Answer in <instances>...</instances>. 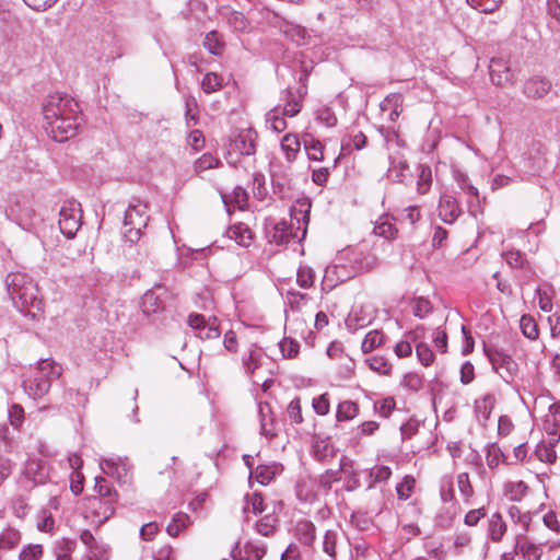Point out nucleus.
<instances>
[{
	"label": "nucleus",
	"instance_id": "obj_32",
	"mask_svg": "<svg viewBox=\"0 0 560 560\" xmlns=\"http://www.w3.org/2000/svg\"><path fill=\"white\" fill-rule=\"evenodd\" d=\"M294 229L290 226V223L280 222L276 224L275 231L272 234V241L276 244H284L288 243L291 238H295L293 236Z\"/></svg>",
	"mask_w": 560,
	"mask_h": 560
},
{
	"label": "nucleus",
	"instance_id": "obj_16",
	"mask_svg": "<svg viewBox=\"0 0 560 560\" xmlns=\"http://www.w3.org/2000/svg\"><path fill=\"white\" fill-rule=\"evenodd\" d=\"M295 538L304 546H313L316 538L315 525L306 520L299 521L294 527Z\"/></svg>",
	"mask_w": 560,
	"mask_h": 560
},
{
	"label": "nucleus",
	"instance_id": "obj_21",
	"mask_svg": "<svg viewBox=\"0 0 560 560\" xmlns=\"http://www.w3.org/2000/svg\"><path fill=\"white\" fill-rule=\"evenodd\" d=\"M247 201L248 194L242 187H235L231 196H223V202L225 203L229 213H231L235 208L244 210L247 206Z\"/></svg>",
	"mask_w": 560,
	"mask_h": 560
},
{
	"label": "nucleus",
	"instance_id": "obj_55",
	"mask_svg": "<svg viewBox=\"0 0 560 560\" xmlns=\"http://www.w3.org/2000/svg\"><path fill=\"white\" fill-rule=\"evenodd\" d=\"M396 408V401L393 397H386L375 404V409L380 416L388 418Z\"/></svg>",
	"mask_w": 560,
	"mask_h": 560
},
{
	"label": "nucleus",
	"instance_id": "obj_53",
	"mask_svg": "<svg viewBox=\"0 0 560 560\" xmlns=\"http://www.w3.org/2000/svg\"><path fill=\"white\" fill-rule=\"evenodd\" d=\"M457 487L465 499H469L474 494V487L470 482L468 472H460L457 476Z\"/></svg>",
	"mask_w": 560,
	"mask_h": 560
},
{
	"label": "nucleus",
	"instance_id": "obj_38",
	"mask_svg": "<svg viewBox=\"0 0 560 560\" xmlns=\"http://www.w3.org/2000/svg\"><path fill=\"white\" fill-rule=\"evenodd\" d=\"M247 560H261L267 553V546L262 542L248 541L244 545Z\"/></svg>",
	"mask_w": 560,
	"mask_h": 560
},
{
	"label": "nucleus",
	"instance_id": "obj_46",
	"mask_svg": "<svg viewBox=\"0 0 560 560\" xmlns=\"http://www.w3.org/2000/svg\"><path fill=\"white\" fill-rule=\"evenodd\" d=\"M314 272L307 266H300L296 273V282L301 288L307 289L314 283Z\"/></svg>",
	"mask_w": 560,
	"mask_h": 560
},
{
	"label": "nucleus",
	"instance_id": "obj_37",
	"mask_svg": "<svg viewBox=\"0 0 560 560\" xmlns=\"http://www.w3.org/2000/svg\"><path fill=\"white\" fill-rule=\"evenodd\" d=\"M466 3L481 13H493L502 3V0H466Z\"/></svg>",
	"mask_w": 560,
	"mask_h": 560
},
{
	"label": "nucleus",
	"instance_id": "obj_28",
	"mask_svg": "<svg viewBox=\"0 0 560 560\" xmlns=\"http://www.w3.org/2000/svg\"><path fill=\"white\" fill-rule=\"evenodd\" d=\"M277 472V468L273 465H258L252 472L250 479H255L262 486L271 482Z\"/></svg>",
	"mask_w": 560,
	"mask_h": 560
},
{
	"label": "nucleus",
	"instance_id": "obj_5",
	"mask_svg": "<svg viewBox=\"0 0 560 560\" xmlns=\"http://www.w3.org/2000/svg\"><path fill=\"white\" fill-rule=\"evenodd\" d=\"M311 201L308 198H300L291 207L290 226L294 229V237L302 240L307 232L310 222Z\"/></svg>",
	"mask_w": 560,
	"mask_h": 560
},
{
	"label": "nucleus",
	"instance_id": "obj_4",
	"mask_svg": "<svg viewBox=\"0 0 560 560\" xmlns=\"http://www.w3.org/2000/svg\"><path fill=\"white\" fill-rule=\"evenodd\" d=\"M116 503L104 500L102 497H86L83 499L84 517L97 524H103L113 516Z\"/></svg>",
	"mask_w": 560,
	"mask_h": 560
},
{
	"label": "nucleus",
	"instance_id": "obj_48",
	"mask_svg": "<svg viewBox=\"0 0 560 560\" xmlns=\"http://www.w3.org/2000/svg\"><path fill=\"white\" fill-rule=\"evenodd\" d=\"M228 23L237 32H245L248 27L246 16L238 11H231L228 16Z\"/></svg>",
	"mask_w": 560,
	"mask_h": 560
},
{
	"label": "nucleus",
	"instance_id": "obj_23",
	"mask_svg": "<svg viewBox=\"0 0 560 560\" xmlns=\"http://www.w3.org/2000/svg\"><path fill=\"white\" fill-rule=\"evenodd\" d=\"M280 145L288 162L292 163L301 150V141L299 137L294 133H287L282 138Z\"/></svg>",
	"mask_w": 560,
	"mask_h": 560
},
{
	"label": "nucleus",
	"instance_id": "obj_35",
	"mask_svg": "<svg viewBox=\"0 0 560 560\" xmlns=\"http://www.w3.org/2000/svg\"><path fill=\"white\" fill-rule=\"evenodd\" d=\"M246 515H257L264 512V498L260 493H253L246 497V502L243 508Z\"/></svg>",
	"mask_w": 560,
	"mask_h": 560
},
{
	"label": "nucleus",
	"instance_id": "obj_27",
	"mask_svg": "<svg viewBox=\"0 0 560 560\" xmlns=\"http://www.w3.org/2000/svg\"><path fill=\"white\" fill-rule=\"evenodd\" d=\"M37 373L40 375L50 376V382L55 378H59L62 375L63 369L61 364L54 360H40L37 364Z\"/></svg>",
	"mask_w": 560,
	"mask_h": 560
},
{
	"label": "nucleus",
	"instance_id": "obj_3",
	"mask_svg": "<svg viewBox=\"0 0 560 560\" xmlns=\"http://www.w3.org/2000/svg\"><path fill=\"white\" fill-rule=\"evenodd\" d=\"M9 285L13 299H18L22 307L32 306L36 310H42L43 302L37 298L38 288L32 280L25 276L16 273L10 276Z\"/></svg>",
	"mask_w": 560,
	"mask_h": 560
},
{
	"label": "nucleus",
	"instance_id": "obj_39",
	"mask_svg": "<svg viewBox=\"0 0 560 560\" xmlns=\"http://www.w3.org/2000/svg\"><path fill=\"white\" fill-rule=\"evenodd\" d=\"M374 234L386 240H394L398 234V229L388 221H380L375 224Z\"/></svg>",
	"mask_w": 560,
	"mask_h": 560
},
{
	"label": "nucleus",
	"instance_id": "obj_31",
	"mask_svg": "<svg viewBox=\"0 0 560 560\" xmlns=\"http://www.w3.org/2000/svg\"><path fill=\"white\" fill-rule=\"evenodd\" d=\"M520 328L522 334L530 340H536L539 337L538 324L535 318L528 314L521 317Z\"/></svg>",
	"mask_w": 560,
	"mask_h": 560
},
{
	"label": "nucleus",
	"instance_id": "obj_11",
	"mask_svg": "<svg viewBox=\"0 0 560 560\" xmlns=\"http://www.w3.org/2000/svg\"><path fill=\"white\" fill-rule=\"evenodd\" d=\"M542 427L545 432L551 438V443L560 441V401L549 405L548 412L544 416Z\"/></svg>",
	"mask_w": 560,
	"mask_h": 560
},
{
	"label": "nucleus",
	"instance_id": "obj_44",
	"mask_svg": "<svg viewBox=\"0 0 560 560\" xmlns=\"http://www.w3.org/2000/svg\"><path fill=\"white\" fill-rule=\"evenodd\" d=\"M416 486V479L412 476H406L401 482L397 485V495L400 500H407L411 497Z\"/></svg>",
	"mask_w": 560,
	"mask_h": 560
},
{
	"label": "nucleus",
	"instance_id": "obj_61",
	"mask_svg": "<svg viewBox=\"0 0 560 560\" xmlns=\"http://www.w3.org/2000/svg\"><path fill=\"white\" fill-rule=\"evenodd\" d=\"M257 532L264 536H270L276 528V520L271 516H266L256 524Z\"/></svg>",
	"mask_w": 560,
	"mask_h": 560
},
{
	"label": "nucleus",
	"instance_id": "obj_58",
	"mask_svg": "<svg viewBox=\"0 0 560 560\" xmlns=\"http://www.w3.org/2000/svg\"><path fill=\"white\" fill-rule=\"evenodd\" d=\"M70 490L73 494L79 495L84 489V475L81 470L71 471L70 474Z\"/></svg>",
	"mask_w": 560,
	"mask_h": 560
},
{
	"label": "nucleus",
	"instance_id": "obj_54",
	"mask_svg": "<svg viewBox=\"0 0 560 560\" xmlns=\"http://www.w3.org/2000/svg\"><path fill=\"white\" fill-rule=\"evenodd\" d=\"M43 557L42 545H28L24 547L19 556L20 560H40Z\"/></svg>",
	"mask_w": 560,
	"mask_h": 560
},
{
	"label": "nucleus",
	"instance_id": "obj_15",
	"mask_svg": "<svg viewBox=\"0 0 560 560\" xmlns=\"http://www.w3.org/2000/svg\"><path fill=\"white\" fill-rule=\"evenodd\" d=\"M515 553H520L524 560H540L542 548L527 538L518 537L515 544Z\"/></svg>",
	"mask_w": 560,
	"mask_h": 560
},
{
	"label": "nucleus",
	"instance_id": "obj_9",
	"mask_svg": "<svg viewBox=\"0 0 560 560\" xmlns=\"http://www.w3.org/2000/svg\"><path fill=\"white\" fill-rule=\"evenodd\" d=\"M23 386L28 396L42 398L50 388V376L40 375L37 373V368L31 371L30 375L24 380Z\"/></svg>",
	"mask_w": 560,
	"mask_h": 560
},
{
	"label": "nucleus",
	"instance_id": "obj_25",
	"mask_svg": "<svg viewBox=\"0 0 560 560\" xmlns=\"http://www.w3.org/2000/svg\"><path fill=\"white\" fill-rule=\"evenodd\" d=\"M21 542V533L13 528L7 527L0 533V550H12Z\"/></svg>",
	"mask_w": 560,
	"mask_h": 560
},
{
	"label": "nucleus",
	"instance_id": "obj_52",
	"mask_svg": "<svg viewBox=\"0 0 560 560\" xmlns=\"http://www.w3.org/2000/svg\"><path fill=\"white\" fill-rule=\"evenodd\" d=\"M336 545H337V533L334 530H327L324 536L323 550L332 560L336 559Z\"/></svg>",
	"mask_w": 560,
	"mask_h": 560
},
{
	"label": "nucleus",
	"instance_id": "obj_57",
	"mask_svg": "<svg viewBox=\"0 0 560 560\" xmlns=\"http://www.w3.org/2000/svg\"><path fill=\"white\" fill-rule=\"evenodd\" d=\"M201 86L206 93L214 92L221 86V79L213 72L207 73L202 79Z\"/></svg>",
	"mask_w": 560,
	"mask_h": 560
},
{
	"label": "nucleus",
	"instance_id": "obj_62",
	"mask_svg": "<svg viewBox=\"0 0 560 560\" xmlns=\"http://www.w3.org/2000/svg\"><path fill=\"white\" fill-rule=\"evenodd\" d=\"M509 515L514 522L522 524L524 529L528 528L530 523V516L528 513H523L517 506H511L509 509Z\"/></svg>",
	"mask_w": 560,
	"mask_h": 560
},
{
	"label": "nucleus",
	"instance_id": "obj_2",
	"mask_svg": "<svg viewBox=\"0 0 560 560\" xmlns=\"http://www.w3.org/2000/svg\"><path fill=\"white\" fill-rule=\"evenodd\" d=\"M149 221L148 207L138 202L129 205L124 217V235L131 242L136 243L142 235V230L147 228Z\"/></svg>",
	"mask_w": 560,
	"mask_h": 560
},
{
	"label": "nucleus",
	"instance_id": "obj_19",
	"mask_svg": "<svg viewBox=\"0 0 560 560\" xmlns=\"http://www.w3.org/2000/svg\"><path fill=\"white\" fill-rule=\"evenodd\" d=\"M360 415V406L358 402L347 399L338 404L336 410V421L346 422L355 419Z\"/></svg>",
	"mask_w": 560,
	"mask_h": 560
},
{
	"label": "nucleus",
	"instance_id": "obj_14",
	"mask_svg": "<svg viewBox=\"0 0 560 560\" xmlns=\"http://www.w3.org/2000/svg\"><path fill=\"white\" fill-rule=\"evenodd\" d=\"M226 235L229 238L235 241L238 245L248 247L254 241V232L248 226V224L243 222H237L232 224L228 231Z\"/></svg>",
	"mask_w": 560,
	"mask_h": 560
},
{
	"label": "nucleus",
	"instance_id": "obj_8",
	"mask_svg": "<svg viewBox=\"0 0 560 560\" xmlns=\"http://www.w3.org/2000/svg\"><path fill=\"white\" fill-rule=\"evenodd\" d=\"M489 73L491 82L498 86L512 83L514 80V72L511 69L509 61L502 57H493L490 60Z\"/></svg>",
	"mask_w": 560,
	"mask_h": 560
},
{
	"label": "nucleus",
	"instance_id": "obj_6",
	"mask_svg": "<svg viewBox=\"0 0 560 560\" xmlns=\"http://www.w3.org/2000/svg\"><path fill=\"white\" fill-rule=\"evenodd\" d=\"M257 132L252 128L240 130L231 138L229 152L241 155H250L256 151Z\"/></svg>",
	"mask_w": 560,
	"mask_h": 560
},
{
	"label": "nucleus",
	"instance_id": "obj_10",
	"mask_svg": "<svg viewBox=\"0 0 560 560\" xmlns=\"http://www.w3.org/2000/svg\"><path fill=\"white\" fill-rule=\"evenodd\" d=\"M551 81L541 75H533L525 81L523 92L532 100H541L551 92Z\"/></svg>",
	"mask_w": 560,
	"mask_h": 560
},
{
	"label": "nucleus",
	"instance_id": "obj_60",
	"mask_svg": "<svg viewBox=\"0 0 560 560\" xmlns=\"http://www.w3.org/2000/svg\"><path fill=\"white\" fill-rule=\"evenodd\" d=\"M262 359V351L258 348L250 350L248 359L245 361V366L249 373H254L260 365Z\"/></svg>",
	"mask_w": 560,
	"mask_h": 560
},
{
	"label": "nucleus",
	"instance_id": "obj_64",
	"mask_svg": "<svg viewBox=\"0 0 560 560\" xmlns=\"http://www.w3.org/2000/svg\"><path fill=\"white\" fill-rule=\"evenodd\" d=\"M187 324L190 328H192L194 330H198L200 332L201 329H206L208 318H206L201 314L191 313L188 315Z\"/></svg>",
	"mask_w": 560,
	"mask_h": 560
},
{
	"label": "nucleus",
	"instance_id": "obj_13",
	"mask_svg": "<svg viewBox=\"0 0 560 560\" xmlns=\"http://www.w3.org/2000/svg\"><path fill=\"white\" fill-rule=\"evenodd\" d=\"M529 485L523 479H511L504 482L502 493L512 502L522 501L529 493Z\"/></svg>",
	"mask_w": 560,
	"mask_h": 560
},
{
	"label": "nucleus",
	"instance_id": "obj_59",
	"mask_svg": "<svg viewBox=\"0 0 560 560\" xmlns=\"http://www.w3.org/2000/svg\"><path fill=\"white\" fill-rule=\"evenodd\" d=\"M402 384L405 387L411 389V390H419L423 386V378L421 375H419L416 372L407 373L404 376Z\"/></svg>",
	"mask_w": 560,
	"mask_h": 560
},
{
	"label": "nucleus",
	"instance_id": "obj_26",
	"mask_svg": "<svg viewBox=\"0 0 560 560\" xmlns=\"http://www.w3.org/2000/svg\"><path fill=\"white\" fill-rule=\"evenodd\" d=\"M190 525V517L188 514L178 512L176 513L171 523L166 527V532L172 537H177L184 529Z\"/></svg>",
	"mask_w": 560,
	"mask_h": 560
},
{
	"label": "nucleus",
	"instance_id": "obj_45",
	"mask_svg": "<svg viewBox=\"0 0 560 560\" xmlns=\"http://www.w3.org/2000/svg\"><path fill=\"white\" fill-rule=\"evenodd\" d=\"M411 305H412L413 315L419 318H423V317L428 316L432 311L430 301L424 298L415 299L411 302Z\"/></svg>",
	"mask_w": 560,
	"mask_h": 560
},
{
	"label": "nucleus",
	"instance_id": "obj_40",
	"mask_svg": "<svg viewBox=\"0 0 560 560\" xmlns=\"http://www.w3.org/2000/svg\"><path fill=\"white\" fill-rule=\"evenodd\" d=\"M504 453L498 445L493 444L488 447L486 463L490 469L498 468L499 465L504 462Z\"/></svg>",
	"mask_w": 560,
	"mask_h": 560
},
{
	"label": "nucleus",
	"instance_id": "obj_33",
	"mask_svg": "<svg viewBox=\"0 0 560 560\" xmlns=\"http://www.w3.org/2000/svg\"><path fill=\"white\" fill-rule=\"evenodd\" d=\"M406 339L405 340H400L396 343V346L394 347V353L398 357V358H408L411 355L412 353V346H411V342H415L416 341V338H417V331H410L408 334H406Z\"/></svg>",
	"mask_w": 560,
	"mask_h": 560
},
{
	"label": "nucleus",
	"instance_id": "obj_17",
	"mask_svg": "<svg viewBox=\"0 0 560 560\" xmlns=\"http://www.w3.org/2000/svg\"><path fill=\"white\" fill-rule=\"evenodd\" d=\"M508 530L506 522L500 513L492 514L488 520V536L493 542L502 541Z\"/></svg>",
	"mask_w": 560,
	"mask_h": 560
},
{
	"label": "nucleus",
	"instance_id": "obj_12",
	"mask_svg": "<svg viewBox=\"0 0 560 560\" xmlns=\"http://www.w3.org/2000/svg\"><path fill=\"white\" fill-rule=\"evenodd\" d=\"M438 212L443 222L452 224L462 214V209L455 197L450 194H443L440 197Z\"/></svg>",
	"mask_w": 560,
	"mask_h": 560
},
{
	"label": "nucleus",
	"instance_id": "obj_29",
	"mask_svg": "<svg viewBox=\"0 0 560 560\" xmlns=\"http://www.w3.org/2000/svg\"><path fill=\"white\" fill-rule=\"evenodd\" d=\"M385 341V336L381 330L369 331L361 343V349L364 353H370L376 348L381 347Z\"/></svg>",
	"mask_w": 560,
	"mask_h": 560
},
{
	"label": "nucleus",
	"instance_id": "obj_20",
	"mask_svg": "<svg viewBox=\"0 0 560 560\" xmlns=\"http://www.w3.org/2000/svg\"><path fill=\"white\" fill-rule=\"evenodd\" d=\"M304 150L311 161L322 162L324 160L325 145L312 135L303 137Z\"/></svg>",
	"mask_w": 560,
	"mask_h": 560
},
{
	"label": "nucleus",
	"instance_id": "obj_47",
	"mask_svg": "<svg viewBox=\"0 0 560 560\" xmlns=\"http://www.w3.org/2000/svg\"><path fill=\"white\" fill-rule=\"evenodd\" d=\"M201 339H215L220 336L219 320L215 316L208 317L206 329L198 334Z\"/></svg>",
	"mask_w": 560,
	"mask_h": 560
},
{
	"label": "nucleus",
	"instance_id": "obj_42",
	"mask_svg": "<svg viewBox=\"0 0 560 560\" xmlns=\"http://www.w3.org/2000/svg\"><path fill=\"white\" fill-rule=\"evenodd\" d=\"M529 431H530V427L526 425L524 429V433L515 441L518 444L513 450V456H514L515 460L518 463L523 462L527 456L526 444H527V435H528Z\"/></svg>",
	"mask_w": 560,
	"mask_h": 560
},
{
	"label": "nucleus",
	"instance_id": "obj_18",
	"mask_svg": "<svg viewBox=\"0 0 560 560\" xmlns=\"http://www.w3.org/2000/svg\"><path fill=\"white\" fill-rule=\"evenodd\" d=\"M312 448L314 456L320 462H326L336 455V450L328 438L315 436Z\"/></svg>",
	"mask_w": 560,
	"mask_h": 560
},
{
	"label": "nucleus",
	"instance_id": "obj_7",
	"mask_svg": "<svg viewBox=\"0 0 560 560\" xmlns=\"http://www.w3.org/2000/svg\"><path fill=\"white\" fill-rule=\"evenodd\" d=\"M80 211L74 203L63 206L59 212V228L63 235L71 238L80 228Z\"/></svg>",
	"mask_w": 560,
	"mask_h": 560
},
{
	"label": "nucleus",
	"instance_id": "obj_41",
	"mask_svg": "<svg viewBox=\"0 0 560 560\" xmlns=\"http://www.w3.org/2000/svg\"><path fill=\"white\" fill-rule=\"evenodd\" d=\"M267 120L276 132H282L288 127L285 118L281 115L280 107L272 108L267 114Z\"/></svg>",
	"mask_w": 560,
	"mask_h": 560
},
{
	"label": "nucleus",
	"instance_id": "obj_56",
	"mask_svg": "<svg viewBox=\"0 0 560 560\" xmlns=\"http://www.w3.org/2000/svg\"><path fill=\"white\" fill-rule=\"evenodd\" d=\"M280 349H281L282 354L285 358L292 359V358H295L298 355L300 346L293 339L284 338L280 342Z\"/></svg>",
	"mask_w": 560,
	"mask_h": 560
},
{
	"label": "nucleus",
	"instance_id": "obj_63",
	"mask_svg": "<svg viewBox=\"0 0 560 560\" xmlns=\"http://www.w3.org/2000/svg\"><path fill=\"white\" fill-rule=\"evenodd\" d=\"M220 161L211 155V154H203L201 158H199L196 162V170L197 171H206L210 170L212 167L218 166Z\"/></svg>",
	"mask_w": 560,
	"mask_h": 560
},
{
	"label": "nucleus",
	"instance_id": "obj_34",
	"mask_svg": "<svg viewBox=\"0 0 560 560\" xmlns=\"http://www.w3.org/2000/svg\"><path fill=\"white\" fill-rule=\"evenodd\" d=\"M366 362L372 371L381 375L388 376L392 373L393 364L385 357L374 355L371 357Z\"/></svg>",
	"mask_w": 560,
	"mask_h": 560
},
{
	"label": "nucleus",
	"instance_id": "obj_50",
	"mask_svg": "<svg viewBox=\"0 0 560 560\" xmlns=\"http://www.w3.org/2000/svg\"><path fill=\"white\" fill-rule=\"evenodd\" d=\"M287 413L289 419L293 423H302L303 422V416H302V407H301V399L299 397H295L292 399L288 407H287Z\"/></svg>",
	"mask_w": 560,
	"mask_h": 560
},
{
	"label": "nucleus",
	"instance_id": "obj_51",
	"mask_svg": "<svg viewBox=\"0 0 560 560\" xmlns=\"http://www.w3.org/2000/svg\"><path fill=\"white\" fill-rule=\"evenodd\" d=\"M312 406L319 416H326L330 410V399L328 393H324L313 399Z\"/></svg>",
	"mask_w": 560,
	"mask_h": 560
},
{
	"label": "nucleus",
	"instance_id": "obj_1",
	"mask_svg": "<svg viewBox=\"0 0 560 560\" xmlns=\"http://www.w3.org/2000/svg\"><path fill=\"white\" fill-rule=\"evenodd\" d=\"M46 131L58 142H63L75 135L78 117L71 107H44Z\"/></svg>",
	"mask_w": 560,
	"mask_h": 560
},
{
	"label": "nucleus",
	"instance_id": "obj_36",
	"mask_svg": "<svg viewBox=\"0 0 560 560\" xmlns=\"http://www.w3.org/2000/svg\"><path fill=\"white\" fill-rule=\"evenodd\" d=\"M557 443H551V438L549 436V443H541L537 446L535 453L540 462L547 464H553L557 460V453L555 451V445Z\"/></svg>",
	"mask_w": 560,
	"mask_h": 560
},
{
	"label": "nucleus",
	"instance_id": "obj_30",
	"mask_svg": "<svg viewBox=\"0 0 560 560\" xmlns=\"http://www.w3.org/2000/svg\"><path fill=\"white\" fill-rule=\"evenodd\" d=\"M432 185V171L430 166L420 164L418 166L417 191L425 195Z\"/></svg>",
	"mask_w": 560,
	"mask_h": 560
},
{
	"label": "nucleus",
	"instance_id": "obj_24",
	"mask_svg": "<svg viewBox=\"0 0 560 560\" xmlns=\"http://www.w3.org/2000/svg\"><path fill=\"white\" fill-rule=\"evenodd\" d=\"M95 497H102L104 500L118 501V492L114 486L103 477L95 478Z\"/></svg>",
	"mask_w": 560,
	"mask_h": 560
},
{
	"label": "nucleus",
	"instance_id": "obj_49",
	"mask_svg": "<svg viewBox=\"0 0 560 560\" xmlns=\"http://www.w3.org/2000/svg\"><path fill=\"white\" fill-rule=\"evenodd\" d=\"M505 261L513 268H523L527 260L525 255L518 249H509L504 253Z\"/></svg>",
	"mask_w": 560,
	"mask_h": 560
},
{
	"label": "nucleus",
	"instance_id": "obj_43",
	"mask_svg": "<svg viewBox=\"0 0 560 560\" xmlns=\"http://www.w3.org/2000/svg\"><path fill=\"white\" fill-rule=\"evenodd\" d=\"M416 354L423 366H430L435 359L432 349L425 342H418L416 345Z\"/></svg>",
	"mask_w": 560,
	"mask_h": 560
},
{
	"label": "nucleus",
	"instance_id": "obj_22",
	"mask_svg": "<svg viewBox=\"0 0 560 560\" xmlns=\"http://www.w3.org/2000/svg\"><path fill=\"white\" fill-rule=\"evenodd\" d=\"M202 46L213 56H221L225 49L223 36L215 30L208 32L203 38Z\"/></svg>",
	"mask_w": 560,
	"mask_h": 560
}]
</instances>
